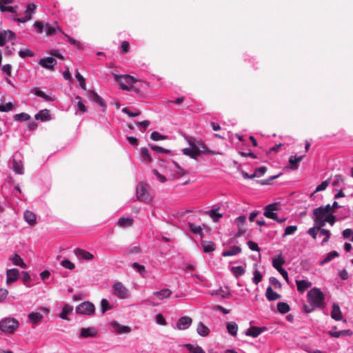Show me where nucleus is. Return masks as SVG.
Wrapping results in <instances>:
<instances>
[{"mask_svg":"<svg viewBox=\"0 0 353 353\" xmlns=\"http://www.w3.org/2000/svg\"><path fill=\"white\" fill-rule=\"evenodd\" d=\"M65 36L67 37L68 39V41L69 43H70L71 44L75 46L77 48H81V44L80 43V41L70 37V36H68V34H65Z\"/></svg>","mask_w":353,"mask_h":353,"instance_id":"63","label":"nucleus"},{"mask_svg":"<svg viewBox=\"0 0 353 353\" xmlns=\"http://www.w3.org/2000/svg\"><path fill=\"white\" fill-rule=\"evenodd\" d=\"M261 332L262 329L261 327L252 326L246 332V335L252 337H257Z\"/></svg>","mask_w":353,"mask_h":353,"instance_id":"31","label":"nucleus"},{"mask_svg":"<svg viewBox=\"0 0 353 353\" xmlns=\"http://www.w3.org/2000/svg\"><path fill=\"white\" fill-rule=\"evenodd\" d=\"M19 321L14 318H5L0 321V330L8 334H12L19 327Z\"/></svg>","mask_w":353,"mask_h":353,"instance_id":"4","label":"nucleus"},{"mask_svg":"<svg viewBox=\"0 0 353 353\" xmlns=\"http://www.w3.org/2000/svg\"><path fill=\"white\" fill-rule=\"evenodd\" d=\"M35 119L41 120L42 121H46L51 119V116L50 114V110L48 109H44L41 110L39 113L35 115Z\"/></svg>","mask_w":353,"mask_h":353,"instance_id":"19","label":"nucleus"},{"mask_svg":"<svg viewBox=\"0 0 353 353\" xmlns=\"http://www.w3.org/2000/svg\"><path fill=\"white\" fill-rule=\"evenodd\" d=\"M111 309V306L108 301L105 299H103L101 301V310L102 313H105L108 310Z\"/></svg>","mask_w":353,"mask_h":353,"instance_id":"50","label":"nucleus"},{"mask_svg":"<svg viewBox=\"0 0 353 353\" xmlns=\"http://www.w3.org/2000/svg\"><path fill=\"white\" fill-rule=\"evenodd\" d=\"M319 233L321 234V235L324 236L321 243H327L329 241L330 236H331L330 232L328 230L323 228V229H321L319 230Z\"/></svg>","mask_w":353,"mask_h":353,"instance_id":"46","label":"nucleus"},{"mask_svg":"<svg viewBox=\"0 0 353 353\" xmlns=\"http://www.w3.org/2000/svg\"><path fill=\"white\" fill-rule=\"evenodd\" d=\"M265 296L270 301H276L281 299V296L274 292L271 286H268L266 289Z\"/></svg>","mask_w":353,"mask_h":353,"instance_id":"16","label":"nucleus"},{"mask_svg":"<svg viewBox=\"0 0 353 353\" xmlns=\"http://www.w3.org/2000/svg\"><path fill=\"white\" fill-rule=\"evenodd\" d=\"M122 112L126 114H128L130 117H136L141 114V111L137 110L136 112H130V110L127 108H123L122 109Z\"/></svg>","mask_w":353,"mask_h":353,"instance_id":"57","label":"nucleus"},{"mask_svg":"<svg viewBox=\"0 0 353 353\" xmlns=\"http://www.w3.org/2000/svg\"><path fill=\"white\" fill-rule=\"evenodd\" d=\"M14 108V105L11 102H8L5 105H0V111L1 112H8L12 110Z\"/></svg>","mask_w":353,"mask_h":353,"instance_id":"58","label":"nucleus"},{"mask_svg":"<svg viewBox=\"0 0 353 353\" xmlns=\"http://www.w3.org/2000/svg\"><path fill=\"white\" fill-rule=\"evenodd\" d=\"M24 219L30 225H34L36 223V214L30 210H26L24 212Z\"/></svg>","mask_w":353,"mask_h":353,"instance_id":"25","label":"nucleus"},{"mask_svg":"<svg viewBox=\"0 0 353 353\" xmlns=\"http://www.w3.org/2000/svg\"><path fill=\"white\" fill-rule=\"evenodd\" d=\"M97 334L98 330L94 327H83L80 330V336L82 338H94Z\"/></svg>","mask_w":353,"mask_h":353,"instance_id":"10","label":"nucleus"},{"mask_svg":"<svg viewBox=\"0 0 353 353\" xmlns=\"http://www.w3.org/2000/svg\"><path fill=\"white\" fill-rule=\"evenodd\" d=\"M172 294V291L168 288L163 289L161 291L154 292L153 294L159 299L161 300L164 298L169 297Z\"/></svg>","mask_w":353,"mask_h":353,"instance_id":"28","label":"nucleus"},{"mask_svg":"<svg viewBox=\"0 0 353 353\" xmlns=\"http://www.w3.org/2000/svg\"><path fill=\"white\" fill-rule=\"evenodd\" d=\"M75 76H76L77 79L79 81L81 88L84 90H86V84H85V78L79 72H77Z\"/></svg>","mask_w":353,"mask_h":353,"instance_id":"51","label":"nucleus"},{"mask_svg":"<svg viewBox=\"0 0 353 353\" xmlns=\"http://www.w3.org/2000/svg\"><path fill=\"white\" fill-rule=\"evenodd\" d=\"M112 326L114 331L119 334L129 333L131 329L128 326L121 325L116 321L112 323Z\"/></svg>","mask_w":353,"mask_h":353,"instance_id":"18","label":"nucleus"},{"mask_svg":"<svg viewBox=\"0 0 353 353\" xmlns=\"http://www.w3.org/2000/svg\"><path fill=\"white\" fill-rule=\"evenodd\" d=\"M263 276L259 270L254 271V277L252 281L254 284L258 285L262 280Z\"/></svg>","mask_w":353,"mask_h":353,"instance_id":"49","label":"nucleus"},{"mask_svg":"<svg viewBox=\"0 0 353 353\" xmlns=\"http://www.w3.org/2000/svg\"><path fill=\"white\" fill-rule=\"evenodd\" d=\"M324 221L325 223H329L331 225H333L335 223V216L332 214H327Z\"/></svg>","mask_w":353,"mask_h":353,"instance_id":"64","label":"nucleus"},{"mask_svg":"<svg viewBox=\"0 0 353 353\" xmlns=\"http://www.w3.org/2000/svg\"><path fill=\"white\" fill-rule=\"evenodd\" d=\"M74 254L77 256L86 261H90L94 259V255L92 253L80 248H77L74 250Z\"/></svg>","mask_w":353,"mask_h":353,"instance_id":"14","label":"nucleus"},{"mask_svg":"<svg viewBox=\"0 0 353 353\" xmlns=\"http://www.w3.org/2000/svg\"><path fill=\"white\" fill-rule=\"evenodd\" d=\"M304 156L293 157L291 156L289 158V163H290V168L292 170H296L299 168V163L301 162Z\"/></svg>","mask_w":353,"mask_h":353,"instance_id":"24","label":"nucleus"},{"mask_svg":"<svg viewBox=\"0 0 353 353\" xmlns=\"http://www.w3.org/2000/svg\"><path fill=\"white\" fill-rule=\"evenodd\" d=\"M10 260L14 265L19 266L22 268H25L26 267V264L24 263L22 258L17 254H14L12 257L10 258Z\"/></svg>","mask_w":353,"mask_h":353,"instance_id":"22","label":"nucleus"},{"mask_svg":"<svg viewBox=\"0 0 353 353\" xmlns=\"http://www.w3.org/2000/svg\"><path fill=\"white\" fill-rule=\"evenodd\" d=\"M352 332L350 330H345L339 332L329 331L328 334L332 337L339 338L341 336L352 335Z\"/></svg>","mask_w":353,"mask_h":353,"instance_id":"33","label":"nucleus"},{"mask_svg":"<svg viewBox=\"0 0 353 353\" xmlns=\"http://www.w3.org/2000/svg\"><path fill=\"white\" fill-rule=\"evenodd\" d=\"M30 118V115L25 112L17 114L14 116V119L17 121H26L29 120Z\"/></svg>","mask_w":353,"mask_h":353,"instance_id":"42","label":"nucleus"},{"mask_svg":"<svg viewBox=\"0 0 353 353\" xmlns=\"http://www.w3.org/2000/svg\"><path fill=\"white\" fill-rule=\"evenodd\" d=\"M219 210V208H214L208 212V214L214 222H218L219 219L223 216L222 214L218 212Z\"/></svg>","mask_w":353,"mask_h":353,"instance_id":"38","label":"nucleus"},{"mask_svg":"<svg viewBox=\"0 0 353 353\" xmlns=\"http://www.w3.org/2000/svg\"><path fill=\"white\" fill-rule=\"evenodd\" d=\"M325 219H314L315 225L314 227L317 228L319 230L323 229V227L325 225Z\"/></svg>","mask_w":353,"mask_h":353,"instance_id":"56","label":"nucleus"},{"mask_svg":"<svg viewBox=\"0 0 353 353\" xmlns=\"http://www.w3.org/2000/svg\"><path fill=\"white\" fill-rule=\"evenodd\" d=\"M149 146L150 147V148L152 150H154L156 151L157 152H159V153H170V150H168V149H165L163 148H161L160 146H157V145H151L150 144Z\"/></svg>","mask_w":353,"mask_h":353,"instance_id":"53","label":"nucleus"},{"mask_svg":"<svg viewBox=\"0 0 353 353\" xmlns=\"http://www.w3.org/2000/svg\"><path fill=\"white\" fill-rule=\"evenodd\" d=\"M329 179L327 180H325L324 181H323L320 185H319L316 190L314 191L313 193L311 194L310 196H313V195L317 192H320V191H323L324 190H325L327 188V187L329 185Z\"/></svg>","mask_w":353,"mask_h":353,"instance_id":"44","label":"nucleus"},{"mask_svg":"<svg viewBox=\"0 0 353 353\" xmlns=\"http://www.w3.org/2000/svg\"><path fill=\"white\" fill-rule=\"evenodd\" d=\"M189 351L191 352V353H205V351L203 349L199 346H194L193 345L190 343H187L184 345Z\"/></svg>","mask_w":353,"mask_h":353,"instance_id":"39","label":"nucleus"},{"mask_svg":"<svg viewBox=\"0 0 353 353\" xmlns=\"http://www.w3.org/2000/svg\"><path fill=\"white\" fill-rule=\"evenodd\" d=\"M137 199L145 203H150L152 201L150 194V186L143 182H140L137 186Z\"/></svg>","mask_w":353,"mask_h":353,"instance_id":"3","label":"nucleus"},{"mask_svg":"<svg viewBox=\"0 0 353 353\" xmlns=\"http://www.w3.org/2000/svg\"><path fill=\"white\" fill-rule=\"evenodd\" d=\"M296 283L297 290L302 293L312 286V283L305 280H296Z\"/></svg>","mask_w":353,"mask_h":353,"instance_id":"21","label":"nucleus"},{"mask_svg":"<svg viewBox=\"0 0 353 353\" xmlns=\"http://www.w3.org/2000/svg\"><path fill=\"white\" fill-rule=\"evenodd\" d=\"M343 236L344 239L351 237V241H353V230L350 228L344 230L343 232Z\"/></svg>","mask_w":353,"mask_h":353,"instance_id":"62","label":"nucleus"},{"mask_svg":"<svg viewBox=\"0 0 353 353\" xmlns=\"http://www.w3.org/2000/svg\"><path fill=\"white\" fill-rule=\"evenodd\" d=\"M314 219H325L327 213L323 209V206L315 208L313 210Z\"/></svg>","mask_w":353,"mask_h":353,"instance_id":"34","label":"nucleus"},{"mask_svg":"<svg viewBox=\"0 0 353 353\" xmlns=\"http://www.w3.org/2000/svg\"><path fill=\"white\" fill-rule=\"evenodd\" d=\"M76 312L83 315H92L95 312V307L91 302L85 301L76 307Z\"/></svg>","mask_w":353,"mask_h":353,"instance_id":"7","label":"nucleus"},{"mask_svg":"<svg viewBox=\"0 0 353 353\" xmlns=\"http://www.w3.org/2000/svg\"><path fill=\"white\" fill-rule=\"evenodd\" d=\"M297 230V226L296 225H289L287 226L285 229L284 234L283 236H288L293 234Z\"/></svg>","mask_w":353,"mask_h":353,"instance_id":"52","label":"nucleus"},{"mask_svg":"<svg viewBox=\"0 0 353 353\" xmlns=\"http://www.w3.org/2000/svg\"><path fill=\"white\" fill-rule=\"evenodd\" d=\"M130 49V44L128 41H124L121 43V52L123 54L128 52Z\"/></svg>","mask_w":353,"mask_h":353,"instance_id":"60","label":"nucleus"},{"mask_svg":"<svg viewBox=\"0 0 353 353\" xmlns=\"http://www.w3.org/2000/svg\"><path fill=\"white\" fill-rule=\"evenodd\" d=\"M196 332L200 336H206L209 334L210 330L202 322H199L197 325Z\"/></svg>","mask_w":353,"mask_h":353,"instance_id":"27","label":"nucleus"},{"mask_svg":"<svg viewBox=\"0 0 353 353\" xmlns=\"http://www.w3.org/2000/svg\"><path fill=\"white\" fill-rule=\"evenodd\" d=\"M141 156L143 160L147 161L148 163L152 161V158L149 154V150L147 148H142L141 149Z\"/></svg>","mask_w":353,"mask_h":353,"instance_id":"48","label":"nucleus"},{"mask_svg":"<svg viewBox=\"0 0 353 353\" xmlns=\"http://www.w3.org/2000/svg\"><path fill=\"white\" fill-rule=\"evenodd\" d=\"M231 272L236 278H238L244 274L245 269L242 266H236L231 268Z\"/></svg>","mask_w":353,"mask_h":353,"instance_id":"41","label":"nucleus"},{"mask_svg":"<svg viewBox=\"0 0 353 353\" xmlns=\"http://www.w3.org/2000/svg\"><path fill=\"white\" fill-rule=\"evenodd\" d=\"M12 168L14 172L17 174H23V165L21 161H17L16 159H13Z\"/></svg>","mask_w":353,"mask_h":353,"instance_id":"29","label":"nucleus"},{"mask_svg":"<svg viewBox=\"0 0 353 353\" xmlns=\"http://www.w3.org/2000/svg\"><path fill=\"white\" fill-rule=\"evenodd\" d=\"M57 30L62 32L57 22L54 23V26H50L48 24L46 25V34L47 36L52 35Z\"/></svg>","mask_w":353,"mask_h":353,"instance_id":"36","label":"nucleus"},{"mask_svg":"<svg viewBox=\"0 0 353 353\" xmlns=\"http://www.w3.org/2000/svg\"><path fill=\"white\" fill-rule=\"evenodd\" d=\"M114 79L119 83L122 90L128 91L130 90V85L138 81L137 79L130 75L114 74Z\"/></svg>","mask_w":353,"mask_h":353,"instance_id":"5","label":"nucleus"},{"mask_svg":"<svg viewBox=\"0 0 353 353\" xmlns=\"http://www.w3.org/2000/svg\"><path fill=\"white\" fill-rule=\"evenodd\" d=\"M241 252V248L239 246H232L229 250L224 251L222 253L223 256H231L239 254Z\"/></svg>","mask_w":353,"mask_h":353,"instance_id":"23","label":"nucleus"},{"mask_svg":"<svg viewBox=\"0 0 353 353\" xmlns=\"http://www.w3.org/2000/svg\"><path fill=\"white\" fill-rule=\"evenodd\" d=\"M279 203H271V204L266 205L264 208L263 215L265 217H267L268 219H273L274 221H276L279 223H283V222L285 221V220H286L285 218L280 219L278 218L277 214L276 212H274V211H276L279 210Z\"/></svg>","mask_w":353,"mask_h":353,"instance_id":"6","label":"nucleus"},{"mask_svg":"<svg viewBox=\"0 0 353 353\" xmlns=\"http://www.w3.org/2000/svg\"><path fill=\"white\" fill-rule=\"evenodd\" d=\"M114 294L119 299H125L128 296V289L120 282H117L113 285Z\"/></svg>","mask_w":353,"mask_h":353,"instance_id":"8","label":"nucleus"},{"mask_svg":"<svg viewBox=\"0 0 353 353\" xmlns=\"http://www.w3.org/2000/svg\"><path fill=\"white\" fill-rule=\"evenodd\" d=\"M39 64L42 67L52 70L54 69V66L57 64V61L53 57H46V58L41 59L39 60Z\"/></svg>","mask_w":353,"mask_h":353,"instance_id":"12","label":"nucleus"},{"mask_svg":"<svg viewBox=\"0 0 353 353\" xmlns=\"http://www.w3.org/2000/svg\"><path fill=\"white\" fill-rule=\"evenodd\" d=\"M319 233V230L317 228L312 227L307 230V234L313 239H316V236Z\"/></svg>","mask_w":353,"mask_h":353,"instance_id":"59","label":"nucleus"},{"mask_svg":"<svg viewBox=\"0 0 353 353\" xmlns=\"http://www.w3.org/2000/svg\"><path fill=\"white\" fill-rule=\"evenodd\" d=\"M192 323V319L189 316L181 317L177 322V328L179 330H185L188 328Z\"/></svg>","mask_w":353,"mask_h":353,"instance_id":"13","label":"nucleus"},{"mask_svg":"<svg viewBox=\"0 0 353 353\" xmlns=\"http://www.w3.org/2000/svg\"><path fill=\"white\" fill-rule=\"evenodd\" d=\"M339 253L336 251H332L329 252L326 257L321 261V264L327 263L330 261L332 259L338 257Z\"/></svg>","mask_w":353,"mask_h":353,"instance_id":"43","label":"nucleus"},{"mask_svg":"<svg viewBox=\"0 0 353 353\" xmlns=\"http://www.w3.org/2000/svg\"><path fill=\"white\" fill-rule=\"evenodd\" d=\"M285 262V259L282 257L281 254H279L273 259L272 265L278 272H280L281 270H283L282 265Z\"/></svg>","mask_w":353,"mask_h":353,"instance_id":"17","label":"nucleus"},{"mask_svg":"<svg viewBox=\"0 0 353 353\" xmlns=\"http://www.w3.org/2000/svg\"><path fill=\"white\" fill-rule=\"evenodd\" d=\"M150 138L153 141L165 140L167 139L165 136L161 135L158 132H153L150 135Z\"/></svg>","mask_w":353,"mask_h":353,"instance_id":"55","label":"nucleus"},{"mask_svg":"<svg viewBox=\"0 0 353 353\" xmlns=\"http://www.w3.org/2000/svg\"><path fill=\"white\" fill-rule=\"evenodd\" d=\"M228 332L233 336H235L238 331V325L234 322H229L227 323Z\"/></svg>","mask_w":353,"mask_h":353,"instance_id":"37","label":"nucleus"},{"mask_svg":"<svg viewBox=\"0 0 353 353\" xmlns=\"http://www.w3.org/2000/svg\"><path fill=\"white\" fill-rule=\"evenodd\" d=\"M308 301L315 307L323 308L324 307L325 295L320 289L314 288L307 294Z\"/></svg>","mask_w":353,"mask_h":353,"instance_id":"2","label":"nucleus"},{"mask_svg":"<svg viewBox=\"0 0 353 353\" xmlns=\"http://www.w3.org/2000/svg\"><path fill=\"white\" fill-rule=\"evenodd\" d=\"M19 271L16 268L8 270L6 272V283L10 285L18 280Z\"/></svg>","mask_w":353,"mask_h":353,"instance_id":"11","label":"nucleus"},{"mask_svg":"<svg viewBox=\"0 0 353 353\" xmlns=\"http://www.w3.org/2000/svg\"><path fill=\"white\" fill-rule=\"evenodd\" d=\"M331 317L336 321H340L342 319V312L341 311L339 305L336 303L332 304Z\"/></svg>","mask_w":353,"mask_h":353,"instance_id":"15","label":"nucleus"},{"mask_svg":"<svg viewBox=\"0 0 353 353\" xmlns=\"http://www.w3.org/2000/svg\"><path fill=\"white\" fill-rule=\"evenodd\" d=\"M61 264L63 267L68 270H73L75 268V265L68 259L63 260Z\"/></svg>","mask_w":353,"mask_h":353,"instance_id":"54","label":"nucleus"},{"mask_svg":"<svg viewBox=\"0 0 353 353\" xmlns=\"http://www.w3.org/2000/svg\"><path fill=\"white\" fill-rule=\"evenodd\" d=\"M31 92L34 93L36 96L43 99L46 101H54V99L50 96L46 94L43 91L40 90L38 88H33Z\"/></svg>","mask_w":353,"mask_h":353,"instance_id":"20","label":"nucleus"},{"mask_svg":"<svg viewBox=\"0 0 353 353\" xmlns=\"http://www.w3.org/2000/svg\"><path fill=\"white\" fill-rule=\"evenodd\" d=\"M73 310V307L72 306H70V305H65L63 307V310H62V312H61L60 314V317L62 319H64V320H68V315H69L70 314H71V312H72Z\"/></svg>","mask_w":353,"mask_h":353,"instance_id":"35","label":"nucleus"},{"mask_svg":"<svg viewBox=\"0 0 353 353\" xmlns=\"http://www.w3.org/2000/svg\"><path fill=\"white\" fill-rule=\"evenodd\" d=\"M188 225H189V227H190L191 231L194 234H199L201 236L203 235L202 228H201V226L196 225L195 224H194L192 223H189Z\"/></svg>","mask_w":353,"mask_h":353,"instance_id":"47","label":"nucleus"},{"mask_svg":"<svg viewBox=\"0 0 353 353\" xmlns=\"http://www.w3.org/2000/svg\"><path fill=\"white\" fill-rule=\"evenodd\" d=\"M277 310L281 314H286L290 310V305L285 302H279L277 304Z\"/></svg>","mask_w":353,"mask_h":353,"instance_id":"40","label":"nucleus"},{"mask_svg":"<svg viewBox=\"0 0 353 353\" xmlns=\"http://www.w3.org/2000/svg\"><path fill=\"white\" fill-rule=\"evenodd\" d=\"M4 3H1L0 4V10L2 12H12V13H15L17 12V10L18 8L17 6H5L3 5Z\"/></svg>","mask_w":353,"mask_h":353,"instance_id":"45","label":"nucleus"},{"mask_svg":"<svg viewBox=\"0 0 353 353\" xmlns=\"http://www.w3.org/2000/svg\"><path fill=\"white\" fill-rule=\"evenodd\" d=\"M43 317L40 312H31L28 315V319L34 324L39 323L43 319Z\"/></svg>","mask_w":353,"mask_h":353,"instance_id":"30","label":"nucleus"},{"mask_svg":"<svg viewBox=\"0 0 353 353\" xmlns=\"http://www.w3.org/2000/svg\"><path fill=\"white\" fill-rule=\"evenodd\" d=\"M37 6L34 3H29L27 6L26 10L25 11L26 17L23 18L14 17L13 20L17 21L19 23H25L28 21H30L32 18V14L34 12Z\"/></svg>","mask_w":353,"mask_h":353,"instance_id":"9","label":"nucleus"},{"mask_svg":"<svg viewBox=\"0 0 353 353\" xmlns=\"http://www.w3.org/2000/svg\"><path fill=\"white\" fill-rule=\"evenodd\" d=\"M19 54L21 58H25L26 57H33L34 53L28 49L24 50H20L19 52Z\"/></svg>","mask_w":353,"mask_h":353,"instance_id":"61","label":"nucleus"},{"mask_svg":"<svg viewBox=\"0 0 353 353\" xmlns=\"http://www.w3.org/2000/svg\"><path fill=\"white\" fill-rule=\"evenodd\" d=\"M188 142L190 148H183V152L184 154L190 157L192 159H196L201 154H209L211 155H216L218 154L214 150L208 149L207 146L200 141H197L192 137L188 139Z\"/></svg>","mask_w":353,"mask_h":353,"instance_id":"1","label":"nucleus"},{"mask_svg":"<svg viewBox=\"0 0 353 353\" xmlns=\"http://www.w3.org/2000/svg\"><path fill=\"white\" fill-rule=\"evenodd\" d=\"M201 245L205 253L212 252L214 250L215 245L212 241H203Z\"/></svg>","mask_w":353,"mask_h":353,"instance_id":"32","label":"nucleus"},{"mask_svg":"<svg viewBox=\"0 0 353 353\" xmlns=\"http://www.w3.org/2000/svg\"><path fill=\"white\" fill-rule=\"evenodd\" d=\"M133 223L134 220L130 217H121L118 221V225L121 228L130 227Z\"/></svg>","mask_w":353,"mask_h":353,"instance_id":"26","label":"nucleus"}]
</instances>
